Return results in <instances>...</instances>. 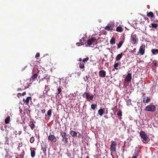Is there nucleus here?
<instances>
[{"mask_svg": "<svg viewBox=\"0 0 158 158\" xmlns=\"http://www.w3.org/2000/svg\"><path fill=\"white\" fill-rule=\"evenodd\" d=\"M60 135L62 138V140L64 143V144L66 145L68 142V135L66 132H60Z\"/></svg>", "mask_w": 158, "mask_h": 158, "instance_id": "1", "label": "nucleus"}, {"mask_svg": "<svg viewBox=\"0 0 158 158\" xmlns=\"http://www.w3.org/2000/svg\"><path fill=\"white\" fill-rule=\"evenodd\" d=\"M145 110L148 111L154 112L156 110V107L153 105H149L146 106Z\"/></svg>", "mask_w": 158, "mask_h": 158, "instance_id": "2", "label": "nucleus"}, {"mask_svg": "<svg viewBox=\"0 0 158 158\" xmlns=\"http://www.w3.org/2000/svg\"><path fill=\"white\" fill-rule=\"evenodd\" d=\"M114 23H109L107 24L105 28V29L108 31H112L113 30H114Z\"/></svg>", "mask_w": 158, "mask_h": 158, "instance_id": "3", "label": "nucleus"}, {"mask_svg": "<svg viewBox=\"0 0 158 158\" xmlns=\"http://www.w3.org/2000/svg\"><path fill=\"white\" fill-rule=\"evenodd\" d=\"M111 144L110 145V150L111 152H114L116 151L117 144L113 140L111 141Z\"/></svg>", "mask_w": 158, "mask_h": 158, "instance_id": "4", "label": "nucleus"}, {"mask_svg": "<svg viewBox=\"0 0 158 158\" xmlns=\"http://www.w3.org/2000/svg\"><path fill=\"white\" fill-rule=\"evenodd\" d=\"M139 135L143 140L147 141L148 137L147 134L144 131H141L139 133Z\"/></svg>", "mask_w": 158, "mask_h": 158, "instance_id": "5", "label": "nucleus"}, {"mask_svg": "<svg viewBox=\"0 0 158 158\" xmlns=\"http://www.w3.org/2000/svg\"><path fill=\"white\" fill-rule=\"evenodd\" d=\"M83 98H85L87 99H89L90 100H92L94 98V96L93 94H92L89 96V93L85 92L83 94Z\"/></svg>", "mask_w": 158, "mask_h": 158, "instance_id": "6", "label": "nucleus"}, {"mask_svg": "<svg viewBox=\"0 0 158 158\" xmlns=\"http://www.w3.org/2000/svg\"><path fill=\"white\" fill-rule=\"evenodd\" d=\"M48 139L53 142H56L57 141V139L56 136L54 135H50L48 137Z\"/></svg>", "mask_w": 158, "mask_h": 158, "instance_id": "7", "label": "nucleus"}, {"mask_svg": "<svg viewBox=\"0 0 158 158\" xmlns=\"http://www.w3.org/2000/svg\"><path fill=\"white\" fill-rule=\"evenodd\" d=\"M136 34H132L131 35V43L132 44H134L136 43Z\"/></svg>", "mask_w": 158, "mask_h": 158, "instance_id": "8", "label": "nucleus"}, {"mask_svg": "<svg viewBox=\"0 0 158 158\" xmlns=\"http://www.w3.org/2000/svg\"><path fill=\"white\" fill-rule=\"evenodd\" d=\"M132 79L131 74L128 73L126 77V80L127 82H129L131 81Z\"/></svg>", "mask_w": 158, "mask_h": 158, "instance_id": "9", "label": "nucleus"}, {"mask_svg": "<svg viewBox=\"0 0 158 158\" xmlns=\"http://www.w3.org/2000/svg\"><path fill=\"white\" fill-rule=\"evenodd\" d=\"M99 75L100 77H104L106 75V72L104 70H102L100 71L99 72Z\"/></svg>", "mask_w": 158, "mask_h": 158, "instance_id": "10", "label": "nucleus"}, {"mask_svg": "<svg viewBox=\"0 0 158 158\" xmlns=\"http://www.w3.org/2000/svg\"><path fill=\"white\" fill-rule=\"evenodd\" d=\"M96 40V39L94 38H92L91 39H89L87 41V44L90 45H91Z\"/></svg>", "mask_w": 158, "mask_h": 158, "instance_id": "11", "label": "nucleus"}, {"mask_svg": "<svg viewBox=\"0 0 158 158\" xmlns=\"http://www.w3.org/2000/svg\"><path fill=\"white\" fill-rule=\"evenodd\" d=\"M38 76V74L37 73H35L30 78V81L32 82L34 81Z\"/></svg>", "mask_w": 158, "mask_h": 158, "instance_id": "12", "label": "nucleus"}, {"mask_svg": "<svg viewBox=\"0 0 158 158\" xmlns=\"http://www.w3.org/2000/svg\"><path fill=\"white\" fill-rule=\"evenodd\" d=\"M145 49L144 48H141V47L139 49L138 52V54H139L140 55H143L145 52Z\"/></svg>", "mask_w": 158, "mask_h": 158, "instance_id": "13", "label": "nucleus"}, {"mask_svg": "<svg viewBox=\"0 0 158 158\" xmlns=\"http://www.w3.org/2000/svg\"><path fill=\"white\" fill-rule=\"evenodd\" d=\"M28 125L31 127L32 130H33L35 127V125L32 121H30L28 123Z\"/></svg>", "mask_w": 158, "mask_h": 158, "instance_id": "14", "label": "nucleus"}, {"mask_svg": "<svg viewBox=\"0 0 158 158\" xmlns=\"http://www.w3.org/2000/svg\"><path fill=\"white\" fill-rule=\"evenodd\" d=\"M69 133L70 134V135H71L73 137H74L75 136H76L77 135V132L72 130L70 131Z\"/></svg>", "mask_w": 158, "mask_h": 158, "instance_id": "15", "label": "nucleus"}, {"mask_svg": "<svg viewBox=\"0 0 158 158\" xmlns=\"http://www.w3.org/2000/svg\"><path fill=\"white\" fill-rule=\"evenodd\" d=\"M123 56L122 53L118 54L116 57V60L117 61H118L122 58Z\"/></svg>", "mask_w": 158, "mask_h": 158, "instance_id": "16", "label": "nucleus"}, {"mask_svg": "<svg viewBox=\"0 0 158 158\" xmlns=\"http://www.w3.org/2000/svg\"><path fill=\"white\" fill-rule=\"evenodd\" d=\"M110 44L112 45H113L115 43V39L114 37H112L110 41Z\"/></svg>", "mask_w": 158, "mask_h": 158, "instance_id": "17", "label": "nucleus"}, {"mask_svg": "<svg viewBox=\"0 0 158 158\" xmlns=\"http://www.w3.org/2000/svg\"><path fill=\"white\" fill-rule=\"evenodd\" d=\"M147 16L149 17L153 18L154 16V15L153 13L151 11L147 14Z\"/></svg>", "mask_w": 158, "mask_h": 158, "instance_id": "18", "label": "nucleus"}, {"mask_svg": "<svg viewBox=\"0 0 158 158\" xmlns=\"http://www.w3.org/2000/svg\"><path fill=\"white\" fill-rule=\"evenodd\" d=\"M104 111L102 109H99L98 111V114L102 116L104 113Z\"/></svg>", "mask_w": 158, "mask_h": 158, "instance_id": "19", "label": "nucleus"}, {"mask_svg": "<svg viewBox=\"0 0 158 158\" xmlns=\"http://www.w3.org/2000/svg\"><path fill=\"white\" fill-rule=\"evenodd\" d=\"M145 98H143V103H147L150 101V99L148 97H147L146 99L145 100Z\"/></svg>", "mask_w": 158, "mask_h": 158, "instance_id": "20", "label": "nucleus"}, {"mask_svg": "<svg viewBox=\"0 0 158 158\" xmlns=\"http://www.w3.org/2000/svg\"><path fill=\"white\" fill-rule=\"evenodd\" d=\"M79 68L81 69H83L85 68V64L83 62H80L79 63Z\"/></svg>", "mask_w": 158, "mask_h": 158, "instance_id": "21", "label": "nucleus"}, {"mask_svg": "<svg viewBox=\"0 0 158 158\" xmlns=\"http://www.w3.org/2000/svg\"><path fill=\"white\" fill-rule=\"evenodd\" d=\"M116 31L118 32H121L123 31V30L121 27L118 26L116 28Z\"/></svg>", "mask_w": 158, "mask_h": 158, "instance_id": "22", "label": "nucleus"}, {"mask_svg": "<svg viewBox=\"0 0 158 158\" xmlns=\"http://www.w3.org/2000/svg\"><path fill=\"white\" fill-rule=\"evenodd\" d=\"M10 121V116H8L5 120V122L6 124L8 123Z\"/></svg>", "mask_w": 158, "mask_h": 158, "instance_id": "23", "label": "nucleus"}, {"mask_svg": "<svg viewBox=\"0 0 158 158\" xmlns=\"http://www.w3.org/2000/svg\"><path fill=\"white\" fill-rule=\"evenodd\" d=\"M23 130L25 132V133H27L28 134H29L30 133L29 130L27 129V127L26 126L24 127H23Z\"/></svg>", "mask_w": 158, "mask_h": 158, "instance_id": "24", "label": "nucleus"}, {"mask_svg": "<svg viewBox=\"0 0 158 158\" xmlns=\"http://www.w3.org/2000/svg\"><path fill=\"white\" fill-rule=\"evenodd\" d=\"M120 65V64L118 63H116L114 64V67L115 69L118 70V67Z\"/></svg>", "mask_w": 158, "mask_h": 158, "instance_id": "25", "label": "nucleus"}, {"mask_svg": "<svg viewBox=\"0 0 158 158\" xmlns=\"http://www.w3.org/2000/svg\"><path fill=\"white\" fill-rule=\"evenodd\" d=\"M31 97H28L26 100L24 101V99H23L24 102H26V103H28L29 102V100H31Z\"/></svg>", "mask_w": 158, "mask_h": 158, "instance_id": "26", "label": "nucleus"}, {"mask_svg": "<svg viewBox=\"0 0 158 158\" xmlns=\"http://www.w3.org/2000/svg\"><path fill=\"white\" fill-rule=\"evenodd\" d=\"M152 53L154 54H155L156 53H158V49H152Z\"/></svg>", "mask_w": 158, "mask_h": 158, "instance_id": "27", "label": "nucleus"}, {"mask_svg": "<svg viewBox=\"0 0 158 158\" xmlns=\"http://www.w3.org/2000/svg\"><path fill=\"white\" fill-rule=\"evenodd\" d=\"M123 41H120L117 45V48H119L122 46L123 44Z\"/></svg>", "mask_w": 158, "mask_h": 158, "instance_id": "28", "label": "nucleus"}, {"mask_svg": "<svg viewBox=\"0 0 158 158\" xmlns=\"http://www.w3.org/2000/svg\"><path fill=\"white\" fill-rule=\"evenodd\" d=\"M35 152L34 150H31V156L32 157H35Z\"/></svg>", "mask_w": 158, "mask_h": 158, "instance_id": "29", "label": "nucleus"}, {"mask_svg": "<svg viewBox=\"0 0 158 158\" xmlns=\"http://www.w3.org/2000/svg\"><path fill=\"white\" fill-rule=\"evenodd\" d=\"M152 63L154 64L155 66L157 67V64H158L157 61L154 60L152 62Z\"/></svg>", "mask_w": 158, "mask_h": 158, "instance_id": "30", "label": "nucleus"}, {"mask_svg": "<svg viewBox=\"0 0 158 158\" xmlns=\"http://www.w3.org/2000/svg\"><path fill=\"white\" fill-rule=\"evenodd\" d=\"M97 106V104H92L91 105V108L93 109L94 110Z\"/></svg>", "mask_w": 158, "mask_h": 158, "instance_id": "31", "label": "nucleus"}, {"mask_svg": "<svg viewBox=\"0 0 158 158\" xmlns=\"http://www.w3.org/2000/svg\"><path fill=\"white\" fill-rule=\"evenodd\" d=\"M52 112V110L50 109L47 112V114L49 117H50L51 115Z\"/></svg>", "mask_w": 158, "mask_h": 158, "instance_id": "32", "label": "nucleus"}, {"mask_svg": "<svg viewBox=\"0 0 158 158\" xmlns=\"http://www.w3.org/2000/svg\"><path fill=\"white\" fill-rule=\"evenodd\" d=\"M152 27V28H156L157 27V25L156 23H152L151 24Z\"/></svg>", "mask_w": 158, "mask_h": 158, "instance_id": "33", "label": "nucleus"}, {"mask_svg": "<svg viewBox=\"0 0 158 158\" xmlns=\"http://www.w3.org/2000/svg\"><path fill=\"white\" fill-rule=\"evenodd\" d=\"M35 141V139L33 137H32L31 138L30 141L31 143H33Z\"/></svg>", "mask_w": 158, "mask_h": 158, "instance_id": "34", "label": "nucleus"}, {"mask_svg": "<svg viewBox=\"0 0 158 158\" xmlns=\"http://www.w3.org/2000/svg\"><path fill=\"white\" fill-rule=\"evenodd\" d=\"M61 91H62V90H61V89L60 88H59L57 89V93L56 94L57 95H58L59 94H60Z\"/></svg>", "mask_w": 158, "mask_h": 158, "instance_id": "35", "label": "nucleus"}, {"mask_svg": "<svg viewBox=\"0 0 158 158\" xmlns=\"http://www.w3.org/2000/svg\"><path fill=\"white\" fill-rule=\"evenodd\" d=\"M89 60V58L88 57H87L86 58L84 59L83 60L82 62L84 63L85 62L87 61L88 60Z\"/></svg>", "mask_w": 158, "mask_h": 158, "instance_id": "36", "label": "nucleus"}, {"mask_svg": "<svg viewBox=\"0 0 158 158\" xmlns=\"http://www.w3.org/2000/svg\"><path fill=\"white\" fill-rule=\"evenodd\" d=\"M45 90H46V92L50 90V88L49 87H48V85H45Z\"/></svg>", "mask_w": 158, "mask_h": 158, "instance_id": "37", "label": "nucleus"}, {"mask_svg": "<svg viewBox=\"0 0 158 158\" xmlns=\"http://www.w3.org/2000/svg\"><path fill=\"white\" fill-rule=\"evenodd\" d=\"M117 115L118 116H121L122 115V112L121 110H119L117 113Z\"/></svg>", "mask_w": 158, "mask_h": 158, "instance_id": "38", "label": "nucleus"}, {"mask_svg": "<svg viewBox=\"0 0 158 158\" xmlns=\"http://www.w3.org/2000/svg\"><path fill=\"white\" fill-rule=\"evenodd\" d=\"M76 44L77 46H80V45H83L84 44L82 42H81V43L78 42V43H76Z\"/></svg>", "mask_w": 158, "mask_h": 158, "instance_id": "39", "label": "nucleus"}, {"mask_svg": "<svg viewBox=\"0 0 158 158\" xmlns=\"http://www.w3.org/2000/svg\"><path fill=\"white\" fill-rule=\"evenodd\" d=\"M40 53L39 52L37 53L35 56V57L37 58V57H40Z\"/></svg>", "mask_w": 158, "mask_h": 158, "instance_id": "40", "label": "nucleus"}, {"mask_svg": "<svg viewBox=\"0 0 158 158\" xmlns=\"http://www.w3.org/2000/svg\"><path fill=\"white\" fill-rule=\"evenodd\" d=\"M79 135H78V137L79 138H82V139H83V136H82V135H81L79 133H78Z\"/></svg>", "mask_w": 158, "mask_h": 158, "instance_id": "41", "label": "nucleus"}, {"mask_svg": "<svg viewBox=\"0 0 158 158\" xmlns=\"http://www.w3.org/2000/svg\"><path fill=\"white\" fill-rule=\"evenodd\" d=\"M136 48H134L133 50H131V52L132 53L135 52Z\"/></svg>", "mask_w": 158, "mask_h": 158, "instance_id": "42", "label": "nucleus"}, {"mask_svg": "<svg viewBox=\"0 0 158 158\" xmlns=\"http://www.w3.org/2000/svg\"><path fill=\"white\" fill-rule=\"evenodd\" d=\"M45 109H43L41 110V113H42L43 114H44L45 112Z\"/></svg>", "mask_w": 158, "mask_h": 158, "instance_id": "43", "label": "nucleus"}, {"mask_svg": "<svg viewBox=\"0 0 158 158\" xmlns=\"http://www.w3.org/2000/svg\"><path fill=\"white\" fill-rule=\"evenodd\" d=\"M83 40V42H84V38H82V39H81L79 40L80 42H82V41Z\"/></svg>", "mask_w": 158, "mask_h": 158, "instance_id": "44", "label": "nucleus"}, {"mask_svg": "<svg viewBox=\"0 0 158 158\" xmlns=\"http://www.w3.org/2000/svg\"><path fill=\"white\" fill-rule=\"evenodd\" d=\"M85 81H87L88 80V77L87 76H86V79L84 78Z\"/></svg>", "mask_w": 158, "mask_h": 158, "instance_id": "45", "label": "nucleus"}, {"mask_svg": "<svg viewBox=\"0 0 158 158\" xmlns=\"http://www.w3.org/2000/svg\"><path fill=\"white\" fill-rule=\"evenodd\" d=\"M21 94L20 93H18V94H17V97H18V98H19L20 97V96H21Z\"/></svg>", "mask_w": 158, "mask_h": 158, "instance_id": "46", "label": "nucleus"}, {"mask_svg": "<svg viewBox=\"0 0 158 158\" xmlns=\"http://www.w3.org/2000/svg\"><path fill=\"white\" fill-rule=\"evenodd\" d=\"M26 94V92H24L23 93H22V95H23V96H24V95H25Z\"/></svg>", "mask_w": 158, "mask_h": 158, "instance_id": "47", "label": "nucleus"}, {"mask_svg": "<svg viewBox=\"0 0 158 158\" xmlns=\"http://www.w3.org/2000/svg\"><path fill=\"white\" fill-rule=\"evenodd\" d=\"M154 22H155L156 23H158V20H156L155 22L154 21Z\"/></svg>", "mask_w": 158, "mask_h": 158, "instance_id": "48", "label": "nucleus"}, {"mask_svg": "<svg viewBox=\"0 0 158 158\" xmlns=\"http://www.w3.org/2000/svg\"><path fill=\"white\" fill-rule=\"evenodd\" d=\"M81 58L79 60V61H81Z\"/></svg>", "mask_w": 158, "mask_h": 158, "instance_id": "49", "label": "nucleus"}, {"mask_svg": "<svg viewBox=\"0 0 158 158\" xmlns=\"http://www.w3.org/2000/svg\"><path fill=\"white\" fill-rule=\"evenodd\" d=\"M86 158H89V156H87L86 157Z\"/></svg>", "mask_w": 158, "mask_h": 158, "instance_id": "50", "label": "nucleus"}, {"mask_svg": "<svg viewBox=\"0 0 158 158\" xmlns=\"http://www.w3.org/2000/svg\"><path fill=\"white\" fill-rule=\"evenodd\" d=\"M21 133V132H19V134H20V133Z\"/></svg>", "mask_w": 158, "mask_h": 158, "instance_id": "51", "label": "nucleus"}, {"mask_svg": "<svg viewBox=\"0 0 158 158\" xmlns=\"http://www.w3.org/2000/svg\"><path fill=\"white\" fill-rule=\"evenodd\" d=\"M21 133V132H19V134H20V133Z\"/></svg>", "mask_w": 158, "mask_h": 158, "instance_id": "52", "label": "nucleus"}, {"mask_svg": "<svg viewBox=\"0 0 158 158\" xmlns=\"http://www.w3.org/2000/svg\"><path fill=\"white\" fill-rule=\"evenodd\" d=\"M21 133V132H19V134H20V133Z\"/></svg>", "mask_w": 158, "mask_h": 158, "instance_id": "53", "label": "nucleus"}, {"mask_svg": "<svg viewBox=\"0 0 158 158\" xmlns=\"http://www.w3.org/2000/svg\"><path fill=\"white\" fill-rule=\"evenodd\" d=\"M143 142V143H146L145 142Z\"/></svg>", "mask_w": 158, "mask_h": 158, "instance_id": "54", "label": "nucleus"}, {"mask_svg": "<svg viewBox=\"0 0 158 158\" xmlns=\"http://www.w3.org/2000/svg\"><path fill=\"white\" fill-rule=\"evenodd\" d=\"M19 146H18V148H19Z\"/></svg>", "mask_w": 158, "mask_h": 158, "instance_id": "55", "label": "nucleus"}]
</instances>
